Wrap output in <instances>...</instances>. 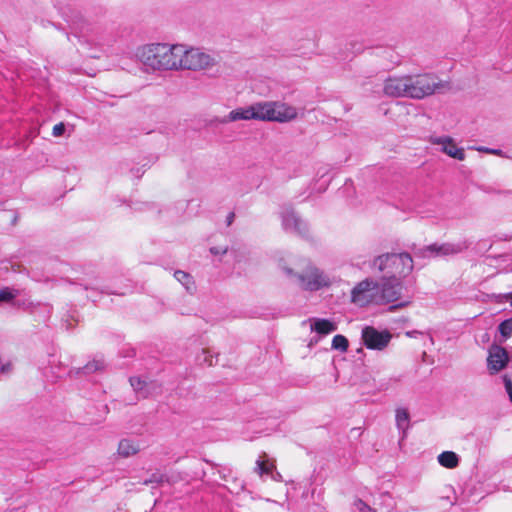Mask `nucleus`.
Returning <instances> with one entry per match:
<instances>
[{
  "label": "nucleus",
  "mask_w": 512,
  "mask_h": 512,
  "mask_svg": "<svg viewBox=\"0 0 512 512\" xmlns=\"http://www.w3.org/2000/svg\"><path fill=\"white\" fill-rule=\"evenodd\" d=\"M180 53V46L153 43L139 49L138 57L145 66L154 70H177L181 66Z\"/></svg>",
  "instance_id": "f257e3e1"
},
{
  "label": "nucleus",
  "mask_w": 512,
  "mask_h": 512,
  "mask_svg": "<svg viewBox=\"0 0 512 512\" xmlns=\"http://www.w3.org/2000/svg\"><path fill=\"white\" fill-rule=\"evenodd\" d=\"M373 267L383 276L401 279L409 275L413 270V259L408 252L385 253L373 260Z\"/></svg>",
  "instance_id": "f03ea898"
},
{
  "label": "nucleus",
  "mask_w": 512,
  "mask_h": 512,
  "mask_svg": "<svg viewBox=\"0 0 512 512\" xmlns=\"http://www.w3.org/2000/svg\"><path fill=\"white\" fill-rule=\"evenodd\" d=\"M253 120L288 122L297 115L295 108L280 102H257L251 105Z\"/></svg>",
  "instance_id": "7ed1b4c3"
},
{
  "label": "nucleus",
  "mask_w": 512,
  "mask_h": 512,
  "mask_svg": "<svg viewBox=\"0 0 512 512\" xmlns=\"http://www.w3.org/2000/svg\"><path fill=\"white\" fill-rule=\"evenodd\" d=\"M379 283L371 278L356 284L351 291V301L359 307H366L370 304L380 305Z\"/></svg>",
  "instance_id": "20e7f679"
},
{
  "label": "nucleus",
  "mask_w": 512,
  "mask_h": 512,
  "mask_svg": "<svg viewBox=\"0 0 512 512\" xmlns=\"http://www.w3.org/2000/svg\"><path fill=\"white\" fill-rule=\"evenodd\" d=\"M409 98L422 99L432 95L441 85L432 74L407 76Z\"/></svg>",
  "instance_id": "39448f33"
},
{
  "label": "nucleus",
  "mask_w": 512,
  "mask_h": 512,
  "mask_svg": "<svg viewBox=\"0 0 512 512\" xmlns=\"http://www.w3.org/2000/svg\"><path fill=\"white\" fill-rule=\"evenodd\" d=\"M392 339L389 330H378L374 326H365L361 332L363 345L370 350H384Z\"/></svg>",
  "instance_id": "423d86ee"
},
{
  "label": "nucleus",
  "mask_w": 512,
  "mask_h": 512,
  "mask_svg": "<svg viewBox=\"0 0 512 512\" xmlns=\"http://www.w3.org/2000/svg\"><path fill=\"white\" fill-rule=\"evenodd\" d=\"M181 69L201 70L211 67L215 64V60L210 55L198 50L182 51L180 53Z\"/></svg>",
  "instance_id": "0eeeda50"
},
{
  "label": "nucleus",
  "mask_w": 512,
  "mask_h": 512,
  "mask_svg": "<svg viewBox=\"0 0 512 512\" xmlns=\"http://www.w3.org/2000/svg\"><path fill=\"white\" fill-rule=\"evenodd\" d=\"M282 226L286 231L308 238L309 228L307 223L300 218L292 206H285L281 212Z\"/></svg>",
  "instance_id": "6e6552de"
},
{
  "label": "nucleus",
  "mask_w": 512,
  "mask_h": 512,
  "mask_svg": "<svg viewBox=\"0 0 512 512\" xmlns=\"http://www.w3.org/2000/svg\"><path fill=\"white\" fill-rule=\"evenodd\" d=\"M403 284L401 279L390 277H382L379 283V299L380 305L393 303L401 298Z\"/></svg>",
  "instance_id": "1a4fd4ad"
},
{
  "label": "nucleus",
  "mask_w": 512,
  "mask_h": 512,
  "mask_svg": "<svg viewBox=\"0 0 512 512\" xmlns=\"http://www.w3.org/2000/svg\"><path fill=\"white\" fill-rule=\"evenodd\" d=\"M510 358L506 349L496 343H493L488 350L487 367L491 374L498 373L504 369Z\"/></svg>",
  "instance_id": "9d476101"
},
{
  "label": "nucleus",
  "mask_w": 512,
  "mask_h": 512,
  "mask_svg": "<svg viewBox=\"0 0 512 512\" xmlns=\"http://www.w3.org/2000/svg\"><path fill=\"white\" fill-rule=\"evenodd\" d=\"M285 273L290 277H295L298 284L307 291H317L320 289V274L317 268L302 273H295L293 269L285 267Z\"/></svg>",
  "instance_id": "9b49d317"
},
{
  "label": "nucleus",
  "mask_w": 512,
  "mask_h": 512,
  "mask_svg": "<svg viewBox=\"0 0 512 512\" xmlns=\"http://www.w3.org/2000/svg\"><path fill=\"white\" fill-rule=\"evenodd\" d=\"M383 92L386 96L400 98L408 97V81L407 76L403 77H389L384 82Z\"/></svg>",
  "instance_id": "f8f14e48"
},
{
  "label": "nucleus",
  "mask_w": 512,
  "mask_h": 512,
  "mask_svg": "<svg viewBox=\"0 0 512 512\" xmlns=\"http://www.w3.org/2000/svg\"><path fill=\"white\" fill-rule=\"evenodd\" d=\"M253 113L251 111V105L247 107H241L234 109L229 112L228 115L223 118L215 117L208 122V126L211 128H217L219 124H226L228 122H234L238 120H253Z\"/></svg>",
  "instance_id": "ddd939ff"
},
{
  "label": "nucleus",
  "mask_w": 512,
  "mask_h": 512,
  "mask_svg": "<svg viewBox=\"0 0 512 512\" xmlns=\"http://www.w3.org/2000/svg\"><path fill=\"white\" fill-rule=\"evenodd\" d=\"M463 250V247L460 244H451V243H443L437 244L433 243L428 245L420 250L421 255L423 257H431V256H445L460 253Z\"/></svg>",
  "instance_id": "4468645a"
},
{
  "label": "nucleus",
  "mask_w": 512,
  "mask_h": 512,
  "mask_svg": "<svg viewBox=\"0 0 512 512\" xmlns=\"http://www.w3.org/2000/svg\"><path fill=\"white\" fill-rule=\"evenodd\" d=\"M434 143L442 144L443 152L449 155L450 157L460 161H463L465 159L464 149L456 147V145L453 143V140L450 137H439L434 140Z\"/></svg>",
  "instance_id": "2eb2a0df"
},
{
  "label": "nucleus",
  "mask_w": 512,
  "mask_h": 512,
  "mask_svg": "<svg viewBox=\"0 0 512 512\" xmlns=\"http://www.w3.org/2000/svg\"><path fill=\"white\" fill-rule=\"evenodd\" d=\"M267 455L264 453L259 459L256 461L255 471L261 476H269L272 479H276V475L280 477L278 472H275V465L273 462H270L266 459Z\"/></svg>",
  "instance_id": "dca6fc26"
},
{
  "label": "nucleus",
  "mask_w": 512,
  "mask_h": 512,
  "mask_svg": "<svg viewBox=\"0 0 512 512\" xmlns=\"http://www.w3.org/2000/svg\"><path fill=\"white\" fill-rule=\"evenodd\" d=\"M396 425L402 432L401 440H403L406 437L407 430L410 426V416L407 409L398 408L396 410Z\"/></svg>",
  "instance_id": "f3484780"
},
{
  "label": "nucleus",
  "mask_w": 512,
  "mask_h": 512,
  "mask_svg": "<svg viewBox=\"0 0 512 512\" xmlns=\"http://www.w3.org/2000/svg\"><path fill=\"white\" fill-rule=\"evenodd\" d=\"M438 462L445 468L454 469L459 465V456L453 451H444L439 454Z\"/></svg>",
  "instance_id": "a211bd4d"
},
{
  "label": "nucleus",
  "mask_w": 512,
  "mask_h": 512,
  "mask_svg": "<svg viewBox=\"0 0 512 512\" xmlns=\"http://www.w3.org/2000/svg\"><path fill=\"white\" fill-rule=\"evenodd\" d=\"M219 354L213 355L209 349H202V351L196 355L195 361L199 366H214L218 363Z\"/></svg>",
  "instance_id": "6ab92c4d"
},
{
  "label": "nucleus",
  "mask_w": 512,
  "mask_h": 512,
  "mask_svg": "<svg viewBox=\"0 0 512 512\" xmlns=\"http://www.w3.org/2000/svg\"><path fill=\"white\" fill-rule=\"evenodd\" d=\"M139 450V446L130 439H122L118 445V453L123 457L135 455Z\"/></svg>",
  "instance_id": "aec40b11"
},
{
  "label": "nucleus",
  "mask_w": 512,
  "mask_h": 512,
  "mask_svg": "<svg viewBox=\"0 0 512 512\" xmlns=\"http://www.w3.org/2000/svg\"><path fill=\"white\" fill-rule=\"evenodd\" d=\"M174 277L186 288L188 292L192 293L195 289L194 279L189 273L182 270H176L174 272Z\"/></svg>",
  "instance_id": "412c9836"
},
{
  "label": "nucleus",
  "mask_w": 512,
  "mask_h": 512,
  "mask_svg": "<svg viewBox=\"0 0 512 512\" xmlns=\"http://www.w3.org/2000/svg\"><path fill=\"white\" fill-rule=\"evenodd\" d=\"M104 368V362L102 360H93L88 362L85 366L79 369L78 373L89 375L100 371Z\"/></svg>",
  "instance_id": "4be33fe9"
},
{
  "label": "nucleus",
  "mask_w": 512,
  "mask_h": 512,
  "mask_svg": "<svg viewBox=\"0 0 512 512\" xmlns=\"http://www.w3.org/2000/svg\"><path fill=\"white\" fill-rule=\"evenodd\" d=\"M349 347L348 339L340 334H337L333 337L331 349L338 350L340 352H346Z\"/></svg>",
  "instance_id": "5701e85b"
},
{
  "label": "nucleus",
  "mask_w": 512,
  "mask_h": 512,
  "mask_svg": "<svg viewBox=\"0 0 512 512\" xmlns=\"http://www.w3.org/2000/svg\"><path fill=\"white\" fill-rule=\"evenodd\" d=\"M129 382L136 393L141 394L144 397L147 395L144 391V388L147 386V382L144 379L138 376H132L129 378Z\"/></svg>",
  "instance_id": "b1692460"
},
{
  "label": "nucleus",
  "mask_w": 512,
  "mask_h": 512,
  "mask_svg": "<svg viewBox=\"0 0 512 512\" xmlns=\"http://www.w3.org/2000/svg\"><path fill=\"white\" fill-rule=\"evenodd\" d=\"M310 329L315 333V336L310 340L308 346L311 347L318 342L320 339V318H311L309 319Z\"/></svg>",
  "instance_id": "393cba45"
},
{
  "label": "nucleus",
  "mask_w": 512,
  "mask_h": 512,
  "mask_svg": "<svg viewBox=\"0 0 512 512\" xmlns=\"http://www.w3.org/2000/svg\"><path fill=\"white\" fill-rule=\"evenodd\" d=\"M18 295V291L9 287L0 289V303H9Z\"/></svg>",
  "instance_id": "a878e982"
},
{
  "label": "nucleus",
  "mask_w": 512,
  "mask_h": 512,
  "mask_svg": "<svg viewBox=\"0 0 512 512\" xmlns=\"http://www.w3.org/2000/svg\"><path fill=\"white\" fill-rule=\"evenodd\" d=\"M498 331L504 340L510 338L512 335V317L502 321L498 326Z\"/></svg>",
  "instance_id": "bb28decb"
},
{
  "label": "nucleus",
  "mask_w": 512,
  "mask_h": 512,
  "mask_svg": "<svg viewBox=\"0 0 512 512\" xmlns=\"http://www.w3.org/2000/svg\"><path fill=\"white\" fill-rule=\"evenodd\" d=\"M168 481V477L167 475L165 474H162L160 472H154L151 474L150 478L149 479H146L144 481V484H152V483H157V484H162L164 482Z\"/></svg>",
  "instance_id": "cd10ccee"
},
{
  "label": "nucleus",
  "mask_w": 512,
  "mask_h": 512,
  "mask_svg": "<svg viewBox=\"0 0 512 512\" xmlns=\"http://www.w3.org/2000/svg\"><path fill=\"white\" fill-rule=\"evenodd\" d=\"M337 330V323L322 318V335L332 333Z\"/></svg>",
  "instance_id": "c85d7f7f"
},
{
  "label": "nucleus",
  "mask_w": 512,
  "mask_h": 512,
  "mask_svg": "<svg viewBox=\"0 0 512 512\" xmlns=\"http://www.w3.org/2000/svg\"><path fill=\"white\" fill-rule=\"evenodd\" d=\"M354 506L360 512H375V510L366 504L362 499H356L354 501Z\"/></svg>",
  "instance_id": "c756f323"
},
{
  "label": "nucleus",
  "mask_w": 512,
  "mask_h": 512,
  "mask_svg": "<svg viewBox=\"0 0 512 512\" xmlns=\"http://www.w3.org/2000/svg\"><path fill=\"white\" fill-rule=\"evenodd\" d=\"M65 131H66L65 124L63 122H60L53 127L52 134L55 137H60L65 133Z\"/></svg>",
  "instance_id": "7c9ffc66"
},
{
  "label": "nucleus",
  "mask_w": 512,
  "mask_h": 512,
  "mask_svg": "<svg viewBox=\"0 0 512 512\" xmlns=\"http://www.w3.org/2000/svg\"><path fill=\"white\" fill-rule=\"evenodd\" d=\"M209 251H210V253L212 255H215V256L221 255V256H223V255H226L229 252V248L227 246H225V247L213 246V247H210Z\"/></svg>",
  "instance_id": "2f4dec72"
},
{
  "label": "nucleus",
  "mask_w": 512,
  "mask_h": 512,
  "mask_svg": "<svg viewBox=\"0 0 512 512\" xmlns=\"http://www.w3.org/2000/svg\"><path fill=\"white\" fill-rule=\"evenodd\" d=\"M410 303H411V301L409 299L405 300V301L398 302L396 304H393V305L389 306L388 311L389 312H394V311H396L398 309H401V308H404V307L408 306Z\"/></svg>",
  "instance_id": "473e14b6"
},
{
  "label": "nucleus",
  "mask_w": 512,
  "mask_h": 512,
  "mask_svg": "<svg viewBox=\"0 0 512 512\" xmlns=\"http://www.w3.org/2000/svg\"><path fill=\"white\" fill-rule=\"evenodd\" d=\"M120 354L124 358H132L136 355V350L133 347L123 348Z\"/></svg>",
  "instance_id": "72a5a7b5"
},
{
  "label": "nucleus",
  "mask_w": 512,
  "mask_h": 512,
  "mask_svg": "<svg viewBox=\"0 0 512 512\" xmlns=\"http://www.w3.org/2000/svg\"><path fill=\"white\" fill-rule=\"evenodd\" d=\"M503 382L507 393L512 392V381L508 375L503 376Z\"/></svg>",
  "instance_id": "f704fd0d"
},
{
  "label": "nucleus",
  "mask_w": 512,
  "mask_h": 512,
  "mask_svg": "<svg viewBox=\"0 0 512 512\" xmlns=\"http://www.w3.org/2000/svg\"><path fill=\"white\" fill-rule=\"evenodd\" d=\"M130 172L136 177V178H141L142 175L144 174L145 170L142 169V168H132L130 170Z\"/></svg>",
  "instance_id": "c9c22d12"
},
{
  "label": "nucleus",
  "mask_w": 512,
  "mask_h": 512,
  "mask_svg": "<svg viewBox=\"0 0 512 512\" xmlns=\"http://www.w3.org/2000/svg\"><path fill=\"white\" fill-rule=\"evenodd\" d=\"M234 219H235V213L234 212H230L227 215V217H226V224H227V226H230L233 223Z\"/></svg>",
  "instance_id": "e433bc0d"
},
{
  "label": "nucleus",
  "mask_w": 512,
  "mask_h": 512,
  "mask_svg": "<svg viewBox=\"0 0 512 512\" xmlns=\"http://www.w3.org/2000/svg\"><path fill=\"white\" fill-rule=\"evenodd\" d=\"M489 153L494 155H501L502 151L500 149H491L489 150Z\"/></svg>",
  "instance_id": "4c0bfd02"
},
{
  "label": "nucleus",
  "mask_w": 512,
  "mask_h": 512,
  "mask_svg": "<svg viewBox=\"0 0 512 512\" xmlns=\"http://www.w3.org/2000/svg\"><path fill=\"white\" fill-rule=\"evenodd\" d=\"M477 150L481 151V152L489 153V150H491V148L479 147V148H477Z\"/></svg>",
  "instance_id": "58836bf2"
},
{
  "label": "nucleus",
  "mask_w": 512,
  "mask_h": 512,
  "mask_svg": "<svg viewBox=\"0 0 512 512\" xmlns=\"http://www.w3.org/2000/svg\"><path fill=\"white\" fill-rule=\"evenodd\" d=\"M419 332L414 330V331H408L406 332V335L409 336V337H413L415 336V334H418Z\"/></svg>",
  "instance_id": "ea45409f"
},
{
  "label": "nucleus",
  "mask_w": 512,
  "mask_h": 512,
  "mask_svg": "<svg viewBox=\"0 0 512 512\" xmlns=\"http://www.w3.org/2000/svg\"><path fill=\"white\" fill-rule=\"evenodd\" d=\"M17 219H18V216L15 214L14 217H13L12 223L15 224Z\"/></svg>",
  "instance_id": "a19ab883"
},
{
  "label": "nucleus",
  "mask_w": 512,
  "mask_h": 512,
  "mask_svg": "<svg viewBox=\"0 0 512 512\" xmlns=\"http://www.w3.org/2000/svg\"><path fill=\"white\" fill-rule=\"evenodd\" d=\"M6 370H7V367L3 365L1 368V372H5Z\"/></svg>",
  "instance_id": "79ce46f5"
},
{
  "label": "nucleus",
  "mask_w": 512,
  "mask_h": 512,
  "mask_svg": "<svg viewBox=\"0 0 512 512\" xmlns=\"http://www.w3.org/2000/svg\"><path fill=\"white\" fill-rule=\"evenodd\" d=\"M498 193H501V192L499 191ZM502 193L503 194H510V193H512V191H503Z\"/></svg>",
  "instance_id": "37998d69"
},
{
  "label": "nucleus",
  "mask_w": 512,
  "mask_h": 512,
  "mask_svg": "<svg viewBox=\"0 0 512 512\" xmlns=\"http://www.w3.org/2000/svg\"><path fill=\"white\" fill-rule=\"evenodd\" d=\"M321 282H322V286H324V285H328V283H327V282H325L323 278L321 279Z\"/></svg>",
  "instance_id": "c03bdc74"
},
{
  "label": "nucleus",
  "mask_w": 512,
  "mask_h": 512,
  "mask_svg": "<svg viewBox=\"0 0 512 512\" xmlns=\"http://www.w3.org/2000/svg\"><path fill=\"white\" fill-rule=\"evenodd\" d=\"M508 396H509L510 401L512 402V391L510 393H508Z\"/></svg>",
  "instance_id": "a18cd8bd"
},
{
  "label": "nucleus",
  "mask_w": 512,
  "mask_h": 512,
  "mask_svg": "<svg viewBox=\"0 0 512 512\" xmlns=\"http://www.w3.org/2000/svg\"><path fill=\"white\" fill-rule=\"evenodd\" d=\"M484 336L485 337H483V340H486V338H487V340L489 339V335L488 334H485Z\"/></svg>",
  "instance_id": "49530a36"
},
{
  "label": "nucleus",
  "mask_w": 512,
  "mask_h": 512,
  "mask_svg": "<svg viewBox=\"0 0 512 512\" xmlns=\"http://www.w3.org/2000/svg\"><path fill=\"white\" fill-rule=\"evenodd\" d=\"M484 336L485 337H483V340H486V338H487V340L489 339V335L488 334H485Z\"/></svg>",
  "instance_id": "de8ad7c7"
}]
</instances>
